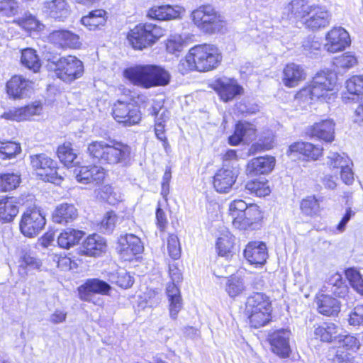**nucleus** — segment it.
Wrapping results in <instances>:
<instances>
[{
	"mask_svg": "<svg viewBox=\"0 0 363 363\" xmlns=\"http://www.w3.org/2000/svg\"><path fill=\"white\" fill-rule=\"evenodd\" d=\"M123 75L130 84L143 89L166 86L171 78L168 71L153 65L129 67L123 70Z\"/></svg>",
	"mask_w": 363,
	"mask_h": 363,
	"instance_id": "obj_1",
	"label": "nucleus"
},
{
	"mask_svg": "<svg viewBox=\"0 0 363 363\" xmlns=\"http://www.w3.org/2000/svg\"><path fill=\"white\" fill-rule=\"evenodd\" d=\"M222 57L217 47L210 44L197 45L191 48L179 66L183 72H208L216 68Z\"/></svg>",
	"mask_w": 363,
	"mask_h": 363,
	"instance_id": "obj_2",
	"label": "nucleus"
},
{
	"mask_svg": "<svg viewBox=\"0 0 363 363\" xmlns=\"http://www.w3.org/2000/svg\"><path fill=\"white\" fill-rule=\"evenodd\" d=\"M89 156L101 164H116L125 162L130 157V148L120 142L95 140L87 147Z\"/></svg>",
	"mask_w": 363,
	"mask_h": 363,
	"instance_id": "obj_3",
	"label": "nucleus"
},
{
	"mask_svg": "<svg viewBox=\"0 0 363 363\" xmlns=\"http://www.w3.org/2000/svg\"><path fill=\"white\" fill-rule=\"evenodd\" d=\"M337 77L333 73H318L311 84L302 89L297 97L305 100H320L325 102L333 101L337 96Z\"/></svg>",
	"mask_w": 363,
	"mask_h": 363,
	"instance_id": "obj_4",
	"label": "nucleus"
},
{
	"mask_svg": "<svg viewBox=\"0 0 363 363\" xmlns=\"http://www.w3.org/2000/svg\"><path fill=\"white\" fill-rule=\"evenodd\" d=\"M191 18L194 25L206 33L219 32L224 26L223 17L211 5H202L194 10Z\"/></svg>",
	"mask_w": 363,
	"mask_h": 363,
	"instance_id": "obj_5",
	"label": "nucleus"
},
{
	"mask_svg": "<svg viewBox=\"0 0 363 363\" xmlns=\"http://www.w3.org/2000/svg\"><path fill=\"white\" fill-rule=\"evenodd\" d=\"M164 35V30L152 23L139 24L128 35V40L134 49L143 50L153 45Z\"/></svg>",
	"mask_w": 363,
	"mask_h": 363,
	"instance_id": "obj_6",
	"label": "nucleus"
},
{
	"mask_svg": "<svg viewBox=\"0 0 363 363\" xmlns=\"http://www.w3.org/2000/svg\"><path fill=\"white\" fill-rule=\"evenodd\" d=\"M169 275L172 282L167 285L166 294L169 301L170 317L172 319H176L183 306L181 292L178 286L183 279V277L176 263L169 264Z\"/></svg>",
	"mask_w": 363,
	"mask_h": 363,
	"instance_id": "obj_7",
	"label": "nucleus"
},
{
	"mask_svg": "<svg viewBox=\"0 0 363 363\" xmlns=\"http://www.w3.org/2000/svg\"><path fill=\"white\" fill-rule=\"evenodd\" d=\"M30 164L40 179L60 184L62 177L57 172L56 162L45 154L30 156Z\"/></svg>",
	"mask_w": 363,
	"mask_h": 363,
	"instance_id": "obj_8",
	"label": "nucleus"
},
{
	"mask_svg": "<svg viewBox=\"0 0 363 363\" xmlns=\"http://www.w3.org/2000/svg\"><path fill=\"white\" fill-rule=\"evenodd\" d=\"M84 71L83 62L75 56L68 55L61 57L55 64L56 76L67 83L80 78Z\"/></svg>",
	"mask_w": 363,
	"mask_h": 363,
	"instance_id": "obj_9",
	"label": "nucleus"
},
{
	"mask_svg": "<svg viewBox=\"0 0 363 363\" xmlns=\"http://www.w3.org/2000/svg\"><path fill=\"white\" fill-rule=\"evenodd\" d=\"M45 223V218L40 208H28L21 216L20 230L26 237L33 238L42 231Z\"/></svg>",
	"mask_w": 363,
	"mask_h": 363,
	"instance_id": "obj_10",
	"label": "nucleus"
},
{
	"mask_svg": "<svg viewBox=\"0 0 363 363\" xmlns=\"http://www.w3.org/2000/svg\"><path fill=\"white\" fill-rule=\"evenodd\" d=\"M114 119L125 126L137 124L141 120L139 108L133 103L118 100L113 106Z\"/></svg>",
	"mask_w": 363,
	"mask_h": 363,
	"instance_id": "obj_11",
	"label": "nucleus"
},
{
	"mask_svg": "<svg viewBox=\"0 0 363 363\" xmlns=\"http://www.w3.org/2000/svg\"><path fill=\"white\" fill-rule=\"evenodd\" d=\"M240 174V167L235 164L231 168L221 167L213 176V184L218 193H228L235 184Z\"/></svg>",
	"mask_w": 363,
	"mask_h": 363,
	"instance_id": "obj_12",
	"label": "nucleus"
},
{
	"mask_svg": "<svg viewBox=\"0 0 363 363\" xmlns=\"http://www.w3.org/2000/svg\"><path fill=\"white\" fill-rule=\"evenodd\" d=\"M291 333L288 329L274 330L269 335V342L272 352L281 358L289 357L291 350L289 344Z\"/></svg>",
	"mask_w": 363,
	"mask_h": 363,
	"instance_id": "obj_13",
	"label": "nucleus"
},
{
	"mask_svg": "<svg viewBox=\"0 0 363 363\" xmlns=\"http://www.w3.org/2000/svg\"><path fill=\"white\" fill-rule=\"evenodd\" d=\"M330 18V12L325 6L312 4L308 16H307L303 25L306 28L315 31L328 26Z\"/></svg>",
	"mask_w": 363,
	"mask_h": 363,
	"instance_id": "obj_14",
	"label": "nucleus"
},
{
	"mask_svg": "<svg viewBox=\"0 0 363 363\" xmlns=\"http://www.w3.org/2000/svg\"><path fill=\"white\" fill-rule=\"evenodd\" d=\"M213 88L224 102L233 100L236 96L241 94L243 91L237 80L225 77L216 79L213 84Z\"/></svg>",
	"mask_w": 363,
	"mask_h": 363,
	"instance_id": "obj_15",
	"label": "nucleus"
},
{
	"mask_svg": "<svg viewBox=\"0 0 363 363\" xmlns=\"http://www.w3.org/2000/svg\"><path fill=\"white\" fill-rule=\"evenodd\" d=\"M325 49L334 53L345 50L350 44L349 33L342 27H335L326 35Z\"/></svg>",
	"mask_w": 363,
	"mask_h": 363,
	"instance_id": "obj_16",
	"label": "nucleus"
},
{
	"mask_svg": "<svg viewBox=\"0 0 363 363\" xmlns=\"http://www.w3.org/2000/svg\"><path fill=\"white\" fill-rule=\"evenodd\" d=\"M48 40L62 49H79L82 45L79 35L65 29L51 32L48 35Z\"/></svg>",
	"mask_w": 363,
	"mask_h": 363,
	"instance_id": "obj_17",
	"label": "nucleus"
},
{
	"mask_svg": "<svg viewBox=\"0 0 363 363\" xmlns=\"http://www.w3.org/2000/svg\"><path fill=\"white\" fill-rule=\"evenodd\" d=\"M118 250L123 259L131 260L144 249L140 239L133 234H126L118 240Z\"/></svg>",
	"mask_w": 363,
	"mask_h": 363,
	"instance_id": "obj_18",
	"label": "nucleus"
},
{
	"mask_svg": "<svg viewBox=\"0 0 363 363\" xmlns=\"http://www.w3.org/2000/svg\"><path fill=\"white\" fill-rule=\"evenodd\" d=\"M111 287L107 282L99 279H87L78 289L79 297L85 301H91L93 294L108 295Z\"/></svg>",
	"mask_w": 363,
	"mask_h": 363,
	"instance_id": "obj_19",
	"label": "nucleus"
},
{
	"mask_svg": "<svg viewBox=\"0 0 363 363\" xmlns=\"http://www.w3.org/2000/svg\"><path fill=\"white\" fill-rule=\"evenodd\" d=\"M41 9L45 16L58 21H65L70 14L69 6L66 0L45 1Z\"/></svg>",
	"mask_w": 363,
	"mask_h": 363,
	"instance_id": "obj_20",
	"label": "nucleus"
},
{
	"mask_svg": "<svg viewBox=\"0 0 363 363\" xmlns=\"http://www.w3.org/2000/svg\"><path fill=\"white\" fill-rule=\"evenodd\" d=\"M244 257L250 264L262 266L268 257L265 243L259 241L250 242L244 250Z\"/></svg>",
	"mask_w": 363,
	"mask_h": 363,
	"instance_id": "obj_21",
	"label": "nucleus"
},
{
	"mask_svg": "<svg viewBox=\"0 0 363 363\" xmlns=\"http://www.w3.org/2000/svg\"><path fill=\"white\" fill-rule=\"evenodd\" d=\"M311 8V4L308 0H292L284 6L283 14L286 18L303 24Z\"/></svg>",
	"mask_w": 363,
	"mask_h": 363,
	"instance_id": "obj_22",
	"label": "nucleus"
},
{
	"mask_svg": "<svg viewBox=\"0 0 363 363\" xmlns=\"http://www.w3.org/2000/svg\"><path fill=\"white\" fill-rule=\"evenodd\" d=\"M75 178L78 182L89 184L92 182L99 183L105 178V169L96 165L82 166L74 171Z\"/></svg>",
	"mask_w": 363,
	"mask_h": 363,
	"instance_id": "obj_23",
	"label": "nucleus"
},
{
	"mask_svg": "<svg viewBox=\"0 0 363 363\" xmlns=\"http://www.w3.org/2000/svg\"><path fill=\"white\" fill-rule=\"evenodd\" d=\"M184 11V9L178 5L155 6L149 9L147 16L158 21H169L180 18Z\"/></svg>",
	"mask_w": 363,
	"mask_h": 363,
	"instance_id": "obj_24",
	"label": "nucleus"
},
{
	"mask_svg": "<svg viewBox=\"0 0 363 363\" xmlns=\"http://www.w3.org/2000/svg\"><path fill=\"white\" fill-rule=\"evenodd\" d=\"M275 165V158L272 156L258 157L250 160L246 167L247 175L254 177L267 174L272 171Z\"/></svg>",
	"mask_w": 363,
	"mask_h": 363,
	"instance_id": "obj_25",
	"label": "nucleus"
},
{
	"mask_svg": "<svg viewBox=\"0 0 363 363\" xmlns=\"http://www.w3.org/2000/svg\"><path fill=\"white\" fill-rule=\"evenodd\" d=\"M33 82L21 75H15L6 84L8 94L13 99H21L32 89Z\"/></svg>",
	"mask_w": 363,
	"mask_h": 363,
	"instance_id": "obj_26",
	"label": "nucleus"
},
{
	"mask_svg": "<svg viewBox=\"0 0 363 363\" xmlns=\"http://www.w3.org/2000/svg\"><path fill=\"white\" fill-rule=\"evenodd\" d=\"M335 126L332 119H325L315 123L308 128V133L311 137L330 143L335 138Z\"/></svg>",
	"mask_w": 363,
	"mask_h": 363,
	"instance_id": "obj_27",
	"label": "nucleus"
},
{
	"mask_svg": "<svg viewBox=\"0 0 363 363\" xmlns=\"http://www.w3.org/2000/svg\"><path fill=\"white\" fill-rule=\"evenodd\" d=\"M306 78V72L301 65L296 63L287 64L283 70V84L289 88L298 86Z\"/></svg>",
	"mask_w": 363,
	"mask_h": 363,
	"instance_id": "obj_28",
	"label": "nucleus"
},
{
	"mask_svg": "<svg viewBox=\"0 0 363 363\" xmlns=\"http://www.w3.org/2000/svg\"><path fill=\"white\" fill-rule=\"evenodd\" d=\"M318 313L325 316H335L340 311V301L324 294H318L315 299Z\"/></svg>",
	"mask_w": 363,
	"mask_h": 363,
	"instance_id": "obj_29",
	"label": "nucleus"
},
{
	"mask_svg": "<svg viewBox=\"0 0 363 363\" xmlns=\"http://www.w3.org/2000/svg\"><path fill=\"white\" fill-rule=\"evenodd\" d=\"M42 111V106L40 104H33L25 107L14 108L5 112L1 116L2 118L11 121H25L33 116L39 115Z\"/></svg>",
	"mask_w": 363,
	"mask_h": 363,
	"instance_id": "obj_30",
	"label": "nucleus"
},
{
	"mask_svg": "<svg viewBox=\"0 0 363 363\" xmlns=\"http://www.w3.org/2000/svg\"><path fill=\"white\" fill-rule=\"evenodd\" d=\"M256 135L255 125L246 121H240L235 126L234 134L229 137L228 142L232 145H237L241 141H250Z\"/></svg>",
	"mask_w": 363,
	"mask_h": 363,
	"instance_id": "obj_31",
	"label": "nucleus"
},
{
	"mask_svg": "<svg viewBox=\"0 0 363 363\" xmlns=\"http://www.w3.org/2000/svg\"><path fill=\"white\" fill-rule=\"evenodd\" d=\"M106 247L104 238L98 234H93L83 242L82 252L89 256H99L105 251Z\"/></svg>",
	"mask_w": 363,
	"mask_h": 363,
	"instance_id": "obj_32",
	"label": "nucleus"
},
{
	"mask_svg": "<svg viewBox=\"0 0 363 363\" xmlns=\"http://www.w3.org/2000/svg\"><path fill=\"white\" fill-rule=\"evenodd\" d=\"M78 216L77 209L73 204L64 203L58 205L52 213V220L60 224L72 222Z\"/></svg>",
	"mask_w": 363,
	"mask_h": 363,
	"instance_id": "obj_33",
	"label": "nucleus"
},
{
	"mask_svg": "<svg viewBox=\"0 0 363 363\" xmlns=\"http://www.w3.org/2000/svg\"><path fill=\"white\" fill-rule=\"evenodd\" d=\"M272 311L269 298L262 293H255L246 302V313H252L260 311Z\"/></svg>",
	"mask_w": 363,
	"mask_h": 363,
	"instance_id": "obj_34",
	"label": "nucleus"
},
{
	"mask_svg": "<svg viewBox=\"0 0 363 363\" xmlns=\"http://www.w3.org/2000/svg\"><path fill=\"white\" fill-rule=\"evenodd\" d=\"M260 217L259 207L255 204H249V207L242 214V218L232 221L233 226L239 230H247Z\"/></svg>",
	"mask_w": 363,
	"mask_h": 363,
	"instance_id": "obj_35",
	"label": "nucleus"
},
{
	"mask_svg": "<svg viewBox=\"0 0 363 363\" xmlns=\"http://www.w3.org/2000/svg\"><path fill=\"white\" fill-rule=\"evenodd\" d=\"M107 12L103 9H97L83 16L81 23L89 30H95L105 26L107 21Z\"/></svg>",
	"mask_w": 363,
	"mask_h": 363,
	"instance_id": "obj_36",
	"label": "nucleus"
},
{
	"mask_svg": "<svg viewBox=\"0 0 363 363\" xmlns=\"http://www.w3.org/2000/svg\"><path fill=\"white\" fill-rule=\"evenodd\" d=\"M340 331L342 329L333 323H323L315 328L314 334L321 341L330 342L337 340Z\"/></svg>",
	"mask_w": 363,
	"mask_h": 363,
	"instance_id": "obj_37",
	"label": "nucleus"
},
{
	"mask_svg": "<svg viewBox=\"0 0 363 363\" xmlns=\"http://www.w3.org/2000/svg\"><path fill=\"white\" fill-rule=\"evenodd\" d=\"M347 93L342 96L344 101L354 100L355 96L363 95V74L353 76L345 82Z\"/></svg>",
	"mask_w": 363,
	"mask_h": 363,
	"instance_id": "obj_38",
	"label": "nucleus"
},
{
	"mask_svg": "<svg viewBox=\"0 0 363 363\" xmlns=\"http://www.w3.org/2000/svg\"><path fill=\"white\" fill-rule=\"evenodd\" d=\"M84 233L82 230L67 228L57 237V243L61 248L69 249L78 244Z\"/></svg>",
	"mask_w": 363,
	"mask_h": 363,
	"instance_id": "obj_39",
	"label": "nucleus"
},
{
	"mask_svg": "<svg viewBox=\"0 0 363 363\" xmlns=\"http://www.w3.org/2000/svg\"><path fill=\"white\" fill-rule=\"evenodd\" d=\"M57 156L62 163L65 166H75L79 162L77 161V152L73 149L70 143H65L57 148Z\"/></svg>",
	"mask_w": 363,
	"mask_h": 363,
	"instance_id": "obj_40",
	"label": "nucleus"
},
{
	"mask_svg": "<svg viewBox=\"0 0 363 363\" xmlns=\"http://www.w3.org/2000/svg\"><path fill=\"white\" fill-rule=\"evenodd\" d=\"M18 213V208L11 198L4 197L0 200V220L11 222Z\"/></svg>",
	"mask_w": 363,
	"mask_h": 363,
	"instance_id": "obj_41",
	"label": "nucleus"
},
{
	"mask_svg": "<svg viewBox=\"0 0 363 363\" xmlns=\"http://www.w3.org/2000/svg\"><path fill=\"white\" fill-rule=\"evenodd\" d=\"M233 236L228 229H223L217 239L216 250L220 256L227 255L233 247Z\"/></svg>",
	"mask_w": 363,
	"mask_h": 363,
	"instance_id": "obj_42",
	"label": "nucleus"
},
{
	"mask_svg": "<svg viewBox=\"0 0 363 363\" xmlns=\"http://www.w3.org/2000/svg\"><path fill=\"white\" fill-rule=\"evenodd\" d=\"M21 64L33 72H38L41 67L40 61L35 50L26 48L22 50Z\"/></svg>",
	"mask_w": 363,
	"mask_h": 363,
	"instance_id": "obj_43",
	"label": "nucleus"
},
{
	"mask_svg": "<svg viewBox=\"0 0 363 363\" xmlns=\"http://www.w3.org/2000/svg\"><path fill=\"white\" fill-rule=\"evenodd\" d=\"M352 162L345 153L329 152L326 157V165L331 169H340L347 165H352Z\"/></svg>",
	"mask_w": 363,
	"mask_h": 363,
	"instance_id": "obj_44",
	"label": "nucleus"
},
{
	"mask_svg": "<svg viewBox=\"0 0 363 363\" xmlns=\"http://www.w3.org/2000/svg\"><path fill=\"white\" fill-rule=\"evenodd\" d=\"M108 281L123 289L130 287L134 282L133 277L123 269L118 270L116 273H111Z\"/></svg>",
	"mask_w": 363,
	"mask_h": 363,
	"instance_id": "obj_45",
	"label": "nucleus"
},
{
	"mask_svg": "<svg viewBox=\"0 0 363 363\" xmlns=\"http://www.w3.org/2000/svg\"><path fill=\"white\" fill-rule=\"evenodd\" d=\"M245 189L250 194H254L259 197L266 196L271 192L270 187L267 180L255 179L247 182L245 184Z\"/></svg>",
	"mask_w": 363,
	"mask_h": 363,
	"instance_id": "obj_46",
	"label": "nucleus"
},
{
	"mask_svg": "<svg viewBox=\"0 0 363 363\" xmlns=\"http://www.w3.org/2000/svg\"><path fill=\"white\" fill-rule=\"evenodd\" d=\"M245 289L243 279L233 275L228 278L225 284V291L230 297L241 294Z\"/></svg>",
	"mask_w": 363,
	"mask_h": 363,
	"instance_id": "obj_47",
	"label": "nucleus"
},
{
	"mask_svg": "<svg viewBox=\"0 0 363 363\" xmlns=\"http://www.w3.org/2000/svg\"><path fill=\"white\" fill-rule=\"evenodd\" d=\"M21 151L20 144L13 141H0V159L10 160L14 158Z\"/></svg>",
	"mask_w": 363,
	"mask_h": 363,
	"instance_id": "obj_48",
	"label": "nucleus"
},
{
	"mask_svg": "<svg viewBox=\"0 0 363 363\" xmlns=\"http://www.w3.org/2000/svg\"><path fill=\"white\" fill-rule=\"evenodd\" d=\"M330 291L337 296H343L347 292V286L342 281V275L337 272L333 274L328 279Z\"/></svg>",
	"mask_w": 363,
	"mask_h": 363,
	"instance_id": "obj_49",
	"label": "nucleus"
},
{
	"mask_svg": "<svg viewBox=\"0 0 363 363\" xmlns=\"http://www.w3.org/2000/svg\"><path fill=\"white\" fill-rule=\"evenodd\" d=\"M14 22L28 31L38 30L43 26L35 16L30 13H25L23 17L15 20Z\"/></svg>",
	"mask_w": 363,
	"mask_h": 363,
	"instance_id": "obj_50",
	"label": "nucleus"
},
{
	"mask_svg": "<svg viewBox=\"0 0 363 363\" xmlns=\"http://www.w3.org/2000/svg\"><path fill=\"white\" fill-rule=\"evenodd\" d=\"M98 195L100 198L111 205H115L122 201V196L110 185L102 186Z\"/></svg>",
	"mask_w": 363,
	"mask_h": 363,
	"instance_id": "obj_51",
	"label": "nucleus"
},
{
	"mask_svg": "<svg viewBox=\"0 0 363 363\" xmlns=\"http://www.w3.org/2000/svg\"><path fill=\"white\" fill-rule=\"evenodd\" d=\"M20 183V176L17 174L0 175V191H8L16 189Z\"/></svg>",
	"mask_w": 363,
	"mask_h": 363,
	"instance_id": "obj_52",
	"label": "nucleus"
},
{
	"mask_svg": "<svg viewBox=\"0 0 363 363\" xmlns=\"http://www.w3.org/2000/svg\"><path fill=\"white\" fill-rule=\"evenodd\" d=\"M345 276L352 288L363 295V278L359 272L354 269L350 268L345 271Z\"/></svg>",
	"mask_w": 363,
	"mask_h": 363,
	"instance_id": "obj_53",
	"label": "nucleus"
},
{
	"mask_svg": "<svg viewBox=\"0 0 363 363\" xmlns=\"http://www.w3.org/2000/svg\"><path fill=\"white\" fill-rule=\"evenodd\" d=\"M248 318L252 327L258 328L266 325L271 318V311H260L247 313Z\"/></svg>",
	"mask_w": 363,
	"mask_h": 363,
	"instance_id": "obj_54",
	"label": "nucleus"
},
{
	"mask_svg": "<svg viewBox=\"0 0 363 363\" xmlns=\"http://www.w3.org/2000/svg\"><path fill=\"white\" fill-rule=\"evenodd\" d=\"M320 45V43L315 36H308L303 42L302 47L303 53L307 56L313 57L318 55Z\"/></svg>",
	"mask_w": 363,
	"mask_h": 363,
	"instance_id": "obj_55",
	"label": "nucleus"
},
{
	"mask_svg": "<svg viewBox=\"0 0 363 363\" xmlns=\"http://www.w3.org/2000/svg\"><path fill=\"white\" fill-rule=\"evenodd\" d=\"M248 207L249 205L243 200L237 199L232 201L229 206V211L233 221L240 220L242 218V214Z\"/></svg>",
	"mask_w": 363,
	"mask_h": 363,
	"instance_id": "obj_56",
	"label": "nucleus"
},
{
	"mask_svg": "<svg viewBox=\"0 0 363 363\" xmlns=\"http://www.w3.org/2000/svg\"><path fill=\"white\" fill-rule=\"evenodd\" d=\"M337 341L340 347H345L347 350H355L359 346V342L354 336L342 334V331H340Z\"/></svg>",
	"mask_w": 363,
	"mask_h": 363,
	"instance_id": "obj_57",
	"label": "nucleus"
},
{
	"mask_svg": "<svg viewBox=\"0 0 363 363\" xmlns=\"http://www.w3.org/2000/svg\"><path fill=\"white\" fill-rule=\"evenodd\" d=\"M301 208L304 214L313 216L318 212L319 203L314 196H308L301 201Z\"/></svg>",
	"mask_w": 363,
	"mask_h": 363,
	"instance_id": "obj_58",
	"label": "nucleus"
},
{
	"mask_svg": "<svg viewBox=\"0 0 363 363\" xmlns=\"http://www.w3.org/2000/svg\"><path fill=\"white\" fill-rule=\"evenodd\" d=\"M18 4L16 0L0 1V16L11 17L18 13Z\"/></svg>",
	"mask_w": 363,
	"mask_h": 363,
	"instance_id": "obj_59",
	"label": "nucleus"
},
{
	"mask_svg": "<svg viewBox=\"0 0 363 363\" xmlns=\"http://www.w3.org/2000/svg\"><path fill=\"white\" fill-rule=\"evenodd\" d=\"M357 63L356 57L350 52H346L335 59L334 65L337 67L342 69H350L355 66Z\"/></svg>",
	"mask_w": 363,
	"mask_h": 363,
	"instance_id": "obj_60",
	"label": "nucleus"
},
{
	"mask_svg": "<svg viewBox=\"0 0 363 363\" xmlns=\"http://www.w3.org/2000/svg\"><path fill=\"white\" fill-rule=\"evenodd\" d=\"M116 215L113 212H107L99 224V230L104 233H111L116 226Z\"/></svg>",
	"mask_w": 363,
	"mask_h": 363,
	"instance_id": "obj_61",
	"label": "nucleus"
},
{
	"mask_svg": "<svg viewBox=\"0 0 363 363\" xmlns=\"http://www.w3.org/2000/svg\"><path fill=\"white\" fill-rule=\"evenodd\" d=\"M167 250L169 255L174 259H177L181 255V246L176 235H169L167 239Z\"/></svg>",
	"mask_w": 363,
	"mask_h": 363,
	"instance_id": "obj_62",
	"label": "nucleus"
},
{
	"mask_svg": "<svg viewBox=\"0 0 363 363\" xmlns=\"http://www.w3.org/2000/svg\"><path fill=\"white\" fill-rule=\"evenodd\" d=\"M306 150L304 159L306 160L316 161L319 160L323 153V147L319 145H314L311 143L306 144Z\"/></svg>",
	"mask_w": 363,
	"mask_h": 363,
	"instance_id": "obj_63",
	"label": "nucleus"
},
{
	"mask_svg": "<svg viewBox=\"0 0 363 363\" xmlns=\"http://www.w3.org/2000/svg\"><path fill=\"white\" fill-rule=\"evenodd\" d=\"M326 363H354V359L349 353L337 350L335 353L328 355Z\"/></svg>",
	"mask_w": 363,
	"mask_h": 363,
	"instance_id": "obj_64",
	"label": "nucleus"
}]
</instances>
